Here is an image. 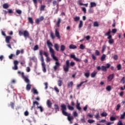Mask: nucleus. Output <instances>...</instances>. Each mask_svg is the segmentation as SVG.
<instances>
[{"instance_id": "nucleus-50", "label": "nucleus", "mask_w": 125, "mask_h": 125, "mask_svg": "<svg viewBox=\"0 0 125 125\" xmlns=\"http://www.w3.org/2000/svg\"><path fill=\"white\" fill-rule=\"evenodd\" d=\"M16 12H17V13H18V14H19L20 15L22 14V11H21V10H17L16 11Z\"/></svg>"}, {"instance_id": "nucleus-12", "label": "nucleus", "mask_w": 125, "mask_h": 125, "mask_svg": "<svg viewBox=\"0 0 125 125\" xmlns=\"http://www.w3.org/2000/svg\"><path fill=\"white\" fill-rule=\"evenodd\" d=\"M60 67V63L58 62H55V65L53 67L54 71H56Z\"/></svg>"}, {"instance_id": "nucleus-53", "label": "nucleus", "mask_w": 125, "mask_h": 125, "mask_svg": "<svg viewBox=\"0 0 125 125\" xmlns=\"http://www.w3.org/2000/svg\"><path fill=\"white\" fill-rule=\"evenodd\" d=\"M125 117V112L123 113V114H121L120 119H124Z\"/></svg>"}, {"instance_id": "nucleus-6", "label": "nucleus", "mask_w": 125, "mask_h": 125, "mask_svg": "<svg viewBox=\"0 0 125 125\" xmlns=\"http://www.w3.org/2000/svg\"><path fill=\"white\" fill-rule=\"evenodd\" d=\"M21 78L23 79L24 82H25L26 83H30V80H29L27 77L25 76L24 72L21 73Z\"/></svg>"}, {"instance_id": "nucleus-61", "label": "nucleus", "mask_w": 125, "mask_h": 125, "mask_svg": "<svg viewBox=\"0 0 125 125\" xmlns=\"http://www.w3.org/2000/svg\"><path fill=\"white\" fill-rule=\"evenodd\" d=\"M18 64H19V62H18V61H16V60H15L14 61V65H18Z\"/></svg>"}, {"instance_id": "nucleus-28", "label": "nucleus", "mask_w": 125, "mask_h": 125, "mask_svg": "<svg viewBox=\"0 0 125 125\" xmlns=\"http://www.w3.org/2000/svg\"><path fill=\"white\" fill-rule=\"evenodd\" d=\"M83 26V21H80L79 24V29H81V28H82Z\"/></svg>"}, {"instance_id": "nucleus-31", "label": "nucleus", "mask_w": 125, "mask_h": 125, "mask_svg": "<svg viewBox=\"0 0 125 125\" xmlns=\"http://www.w3.org/2000/svg\"><path fill=\"white\" fill-rule=\"evenodd\" d=\"M54 108L56 110V112H57V111H59V106H58V105L56 104H54Z\"/></svg>"}, {"instance_id": "nucleus-46", "label": "nucleus", "mask_w": 125, "mask_h": 125, "mask_svg": "<svg viewBox=\"0 0 125 125\" xmlns=\"http://www.w3.org/2000/svg\"><path fill=\"white\" fill-rule=\"evenodd\" d=\"M120 108H121V104H118L116 106V111H119Z\"/></svg>"}, {"instance_id": "nucleus-2", "label": "nucleus", "mask_w": 125, "mask_h": 125, "mask_svg": "<svg viewBox=\"0 0 125 125\" xmlns=\"http://www.w3.org/2000/svg\"><path fill=\"white\" fill-rule=\"evenodd\" d=\"M46 43L49 48L51 57H52L54 60H56V61H58V59H57V58L55 56V52L54 51V50H53V49L52 48L53 44H52V43H51V42H50V40L47 41Z\"/></svg>"}, {"instance_id": "nucleus-21", "label": "nucleus", "mask_w": 125, "mask_h": 125, "mask_svg": "<svg viewBox=\"0 0 125 125\" xmlns=\"http://www.w3.org/2000/svg\"><path fill=\"white\" fill-rule=\"evenodd\" d=\"M65 49H66V47L64 45H61V48H60V51L62 52H63V51H65Z\"/></svg>"}, {"instance_id": "nucleus-14", "label": "nucleus", "mask_w": 125, "mask_h": 125, "mask_svg": "<svg viewBox=\"0 0 125 125\" xmlns=\"http://www.w3.org/2000/svg\"><path fill=\"white\" fill-rule=\"evenodd\" d=\"M62 84H63V80L62 78H60L59 81H58V85L59 86H62Z\"/></svg>"}, {"instance_id": "nucleus-33", "label": "nucleus", "mask_w": 125, "mask_h": 125, "mask_svg": "<svg viewBox=\"0 0 125 125\" xmlns=\"http://www.w3.org/2000/svg\"><path fill=\"white\" fill-rule=\"evenodd\" d=\"M40 60L42 62V64L45 63L44 59H43V56H40Z\"/></svg>"}, {"instance_id": "nucleus-39", "label": "nucleus", "mask_w": 125, "mask_h": 125, "mask_svg": "<svg viewBox=\"0 0 125 125\" xmlns=\"http://www.w3.org/2000/svg\"><path fill=\"white\" fill-rule=\"evenodd\" d=\"M38 49H39V45H35L34 48H33V50L34 51H36V50H38Z\"/></svg>"}, {"instance_id": "nucleus-42", "label": "nucleus", "mask_w": 125, "mask_h": 125, "mask_svg": "<svg viewBox=\"0 0 125 125\" xmlns=\"http://www.w3.org/2000/svg\"><path fill=\"white\" fill-rule=\"evenodd\" d=\"M74 21H75V22H77L80 20V17H75L73 18Z\"/></svg>"}, {"instance_id": "nucleus-8", "label": "nucleus", "mask_w": 125, "mask_h": 125, "mask_svg": "<svg viewBox=\"0 0 125 125\" xmlns=\"http://www.w3.org/2000/svg\"><path fill=\"white\" fill-rule=\"evenodd\" d=\"M70 58H72L76 62H81V59L76 57V55H75L70 54Z\"/></svg>"}, {"instance_id": "nucleus-18", "label": "nucleus", "mask_w": 125, "mask_h": 125, "mask_svg": "<svg viewBox=\"0 0 125 125\" xmlns=\"http://www.w3.org/2000/svg\"><path fill=\"white\" fill-rule=\"evenodd\" d=\"M60 23H61V19L58 18V21L56 22V25L57 27H60Z\"/></svg>"}, {"instance_id": "nucleus-48", "label": "nucleus", "mask_w": 125, "mask_h": 125, "mask_svg": "<svg viewBox=\"0 0 125 125\" xmlns=\"http://www.w3.org/2000/svg\"><path fill=\"white\" fill-rule=\"evenodd\" d=\"M116 120H117V119H116L115 117H110V121H111V122L116 121Z\"/></svg>"}, {"instance_id": "nucleus-10", "label": "nucleus", "mask_w": 125, "mask_h": 125, "mask_svg": "<svg viewBox=\"0 0 125 125\" xmlns=\"http://www.w3.org/2000/svg\"><path fill=\"white\" fill-rule=\"evenodd\" d=\"M115 77V74L114 73L112 74H110L108 77H107V80L108 82H111L114 79Z\"/></svg>"}, {"instance_id": "nucleus-34", "label": "nucleus", "mask_w": 125, "mask_h": 125, "mask_svg": "<svg viewBox=\"0 0 125 125\" xmlns=\"http://www.w3.org/2000/svg\"><path fill=\"white\" fill-rule=\"evenodd\" d=\"M93 27H99L98 21H95L93 23Z\"/></svg>"}, {"instance_id": "nucleus-57", "label": "nucleus", "mask_w": 125, "mask_h": 125, "mask_svg": "<svg viewBox=\"0 0 125 125\" xmlns=\"http://www.w3.org/2000/svg\"><path fill=\"white\" fill-rule=\"evenodd\" d=\"M95 121L93 120H88L87 121V122L89 123V124H92L93 123H95Z\"/></svg>"}, {"instance_id": "nucleus-23", "label": "nucleus", "mask_w": 125, "mask_h": 125, "mask_svg": "<svg viewBox=\"0 0 125 125\" xmlns=\"http://www.w3.org/2000/svg\"><path fill=\"white\" fill-rule=\"evenodd\" d=\"M31 87H32V85H31L29 83H27L26 87V89L27 91L30 90Z\"/></svg>"}, {"instance_id": "nucleus-62", "label": "nucleus", "mask_w": 125, "mask_h": 125, "mask_svg": "<svg viewBox=\"0 0 125 125\" xmlns=\"http://www.w3.org/2000/svg\"><path fill=\"white\" fill-rule=\"evenodd\" d=\"M106 49V45H104L102 48V52H104Z\"/></svg>"}, {"instance_id": "nucleus-27", "label": "nucleus", "mask_w": 125, "mask_h": 125, "mask_svg": "<svg viewBox=\"0 0 125 125\" xmlns=\"http://www.w3.org/2000/svg\"><path fill=\"white\" fill-rule=\"evenodd\" d=\"M2 6H3V8H4V9H7V8L9 7V5H8V4L7 3H4Z\"/></svg>"}, {"instance_id": "nucleus-30", "label": "nucleus", "mask_w": 125, "mask_h": 125, "mask_svg": "<svg viewBox=\"0 0 125 125\" xmlns=\"http://www.w3.org/2000/svg\"><path fill=\"white\" fill-rule=\"evenodd\" d=\"M111 32L112 31H111V29H109L108 31L104 34V36H107L108 37H109V36H112L111 35Z\"/></svg>"}, {"instance_id": "nucleus-15", "label": "nucleus", "mask_w": 125, "mask_h": 125, "mask_svg": "<svg viewBox=\"0 0 125 125\" xmlns=\"http://www.w3.org/2000/svg\"><path fill=\"white\" fill-rule=\"evenodd\" d=\"M42 69L43 73H46V65L45 63H42Z\"/></svg>"}, {"instance_id": "nucleus-5", "label": "nucleus", "mask_w": 125, "mask_h": 125, "mask_svg": "<svg viewBox=\"0 0 125 125\" xmlns=\"http://www.w3.org/2000/svg\"><path fill=\"white\" fill-rule=\"evenodd\" d=\"M111 67L110 63H107L106 66L103 65L101 66V70L103 72H107V69H109Z\"/></svg>"}, {"instance_id": "nucleus-38", "label": "nucleus", "mask_w": 125, "mask_h": 125, "mask_svg": "<svg viewBox=\"0 0 125 125\" xmlns=\"http://www.w3.org/2000/svg\"><path fill=\"white\" fill-rule=\"evenodd\" d=\"M101 116H102V117H107V116H108V114L105 112H104L101 114Z\"/></svg>"}, {"instance_id": "nucleus-43", "label": "nucleus", "mask_w": 125, "mask_h": 125, "mask_svg": "<svg viewBox=\"0 0 125 125\" xmlns=\"http://www.w3.org/2000/svg\"><path fill=\"white\" fill-rule=\"evenodd\" d=\"M120 83H123L124 84L125 83V77H123L122 78V79H121Z\"/></svg>"}, {"instance_id": "nucleus-58", "label": "nucleus", "mask_w": 125, "mask_h": 125, "mask_svg": "<svg viewBox=\"0 0 125 125\" xmlns=\"http://www.w3.org/2000/svg\"><path fill=\"white\" fill-rule=\"evenodd\" d=\"M80 49H84V48H85L84 45H83V44H81L80 45Z\"/></svg>"}, {"instance_id": "nucleus-32", "label": "nucleus", "mask_w": 125, "mask_h": 125, "mask_svg": "<svg viewBox=\"0 0 125 125\" xmlns=\"http://www.w3.org/2000/svg\"><path fill=\"white\" fill-rule=\"evenodd\" d=\"M32 91H33V94H39V92H38V90L36 89L35 88H33L32 89Z\"/></svg>"}, {"instance_id": "nucleus-51", "label": "nucleus", "mask_w": 125, "mask_h": 125, "mask_svg": "<svg viewBox=\"0 0 125 125\" xmlns=\"http://www.w3.org/2000/svg\"><path fill=\"white\" fill-rule=\"evenodd\" d=\"M10 106L11 107L12 109H14V103L11 102Z\"/></svg>"}, {"instance_id": "nucleus-11", "label": "nucleus", "mask_w": 125, "mask_h": 125, "mask_svg": "<svg viewBox=\"0 0 125 125\" xmlns=\"http://www.w3.org/2000/svg\"><path fill=\"white\" fill-rule=\"evenodd\" d=\"M107 40H109L108 43H109V44H113V43H114V39H112V36H108Z\"/></svg>"}, {"instance_id": "nucleus-20", "label": "nucleus", "mask_w": 125, "mask_h": 125, "mask_svg": "<svg viewBox=\"0 0 125 125\" xmlns=\"http://www.w3.org/2000/svg\"><path fill=\"white\" fill-rule=\"evenodd\" d=\"M73 84H74V83L73 82V81L70 82L69 83H67L68 88H70V87H72Z\"/></svg>"}, {"instance_id": "nucleus-44", "label": "nucleus", "mask_w": 125, "mask_h": 125, "mask_svg": "<svg viewBox=\"0 0 125 125\" xmlns=\"http://www.w3.org/2000/svg\"><path fill=\"white\" fill-rule=\"evenodd\" d=\"M67 107H68V110H71V111H73V110H74V107L69 104L67 105Z\"/></svg>"}, {"instance_id": "nucleus-1", "label": "nucleus", "mask_w": 125, "mask_h": 125, "mask_svg": "<svg viewBox=\"0 0 125 125\" xmlns=\"http://www.w3.org/2000/svg\"><path fill=\"white\" fill-rule=\"evenodd\" d=\"M61 110H62V113L63 116L67 117V120L69 122H72V120H74V117L71 116V113H68L66 111H67V107L65 104H62L61 105Z\"/></svg>"}, {"instance_id": "nucleus-22", "label": "nucleus", "mask_w": 125, "mask_h": 125, "mask_svg": "<svg viewBox=\"0 0 125 125\" xmlns=\"http://www.w3.org/2000/svg\"><path fill=\"white\" fill-rule=\"evenodd\" d=\"M90 7L92 8V7H95L96 6V3L94 2H91L90 3Z\"/></svg>"}, {"instance_id": "nucleus-55", "label": "nucleus", "mask_w": 125, "mask_h": 125, "mask_svg": "<svg viewBox=\"0 0 125 125\" xmlns=\"http://www.w3.org/2000/svg\"><path fill=\"white\" fill-rule=\"evenodd\" d=\"M43 53V51L42 50H39V55L40 56H43L42 54Z\"/></svg>"}, {"instance_id": "nucleus-26", "label": "nucleus", "mask_w": 125, "mask_h": 125, "mask_svg": "<svg viewBox=\"0 0 125 125\" xmlns=\"http://www.w3.org/2000/svg\"><path fill=\"white\" fill-rule=\"evenodd\" d=\"M32 0L35 4H37V3H38V1H39L41 4L42 3V0Z\"/></svg>"}, {"instance_id": "nucleus-24", "label": "nucleus", "mask_w": 125, "mask_h": 125, "mask_svg": "<svg viewBox=\"0 0 125 125\" xmlns=\"http://www.w3.org/2000/svg\"><path fill=\"white\" fill-rule=\"evenodd\" d=\"M97 75V72L94 71L91 74V78H95V76Z\"/></svg>"}, {"instance_id": "nucleus-9", "label": "nucleus", "mask_w": 125, "mask_h": 125, "mask_svg": "<svg viewBox=\"0 0 125 125\" xmlns=\"http://www.w3.org/2000/svg\"><path fill=\"white\" fill-rule=\"evenodd\" d=\"M55 36L58 39H60L61 37H60V34L59 33V30L58 28H56L55 30Z\"/></svg>"}, {"instance_id": "nucleus-40", "label": "nucleus", "mask_w": 125, "mask_h": 125, "mask_svg": "<svg viewBox=\"0 0 125 125\" xmlns=\"http://www.w3.org/2000/svg\"><path fill=\"white\" fill-rule=\"evenodd\" d=\"M89 75H90V73L89 72H86L84 73V76L86 77V78H89Z\"/></svg>"}, {"instance_id": "nucleus-49", "label": "nucleus", "mask_w": 125, "mask_h": 125, "mask_svg": "<svg viewBox=\"0 0 125 125\" xmlns=\"http://www.w3.org/2000/svg\"><path fill=\"white\" fill-rule=\"evenodd\" d=\"M113 59L114 60H118V59H119V56H118V55H115L113 56Z\"/></svg>"}, {"instance_id": "nucleus-16", "label": "nucleus", "mask_w": 125, "mask_h": 125, "mask_svg": "<svg viewBox=\"0 0 125 125\" xmlns=\"http://www.w3.org/2000/svg\"><path fill=\"white\" fill-rule=\"evenodd\" d=\"M11 39V36H7L5 38V42L6 43H10V40Z\"/></svg>"}, {"instance_id": "nucleus-3", "label": "nucleus", "mask_w": 125, "mask_h": 125, "mask_svg": "<svg viewBox=\"0 0 125 125\" xmlns=\"http://www.w3.org/2000/svg\"><path fill=\"white\" fill-rule=\"evenodd\" d=\"M70 66L74 67V66H75V62H71L70 63V61L67 60L65 62V65L63 66V71H64L65 73L69 72V68H70Z\"/></svg>"}, {"instance_id": "nucleus-47", "label": "nucleus", "mask_w": 125, "mask_h": 125, "mask_svg": "<svg viewBox=\"0 0 125 125\" xmlns=\"http://www.w3.org/2000/svg\"><path fill=\"white\" fill-rule=\"evenodd\" d=\"M95 118L97 120H98L99 119V118H100V116H99V113H97L96 115H95Z\"/></svg>"}, {"instance_id": "nucleus-17", "label": "nucleus", "mask_w": 125, "mask_h": 125, "mask_svg": "<svg viewBox=\"0 0 125 125\" xmlns=\"http://www.w3.org/2000/svg\"><path fill=\"white\" fill-rule=\"evenodd\" d=\"M47 105L49 108H51L52 106V103L50 102V100H48L47 101Z\"/></svg>"}, {"instance_id": "nucleus-13", "label": "nucleus", "mask_w": 125, "mask_h": 125, "mask_svg": "<svg viewBox=\"0 0 125 125\" xmlns=\"http://www.w3.org/2000/svg\"><path fill=\"white\" fill-rule=\"evenodd\" d=\"M36 105L39 106V105H40V104L37 101H34L33 102V105L31 106V110H33V108H35L36 107Z\"/></svg>"}, {"instance_id": "nucleus-25", "label": "nucleus", "mask_w": 125, "mask_h": 125, "mask_svg": "<svg viewBox=\"0 0 125 125\" xmlns=\"http://www.w3.org/2000/svg\"><path fill=\"white\" fill-rule=\"evenodd\" d=\"M54 47L55 49L56 50V51H58L59 50V45H58V44H55Z\"/></svg>"}, {"instance_id": "nucleus-52", "label": "nucleus", "mask_w": 125, "mask_h": 125, "mask_svg": "<svg viewBox=\"0 0 125 125\" xmlns=\"http://www.w3.org/2000/svg\"><path fill=\"white\" fill-rule=\"evenodd\" d=\"M106 90H107V91H111V90L112 89L111 88V86L110 85H108L106 87Z\"/></svg>"}, {"instance_id": "nucleus-60", "label": "nucleus", "mask_w": 125, "mask_h": 125, "mask_svg": "<svg viewBox=\"0 0 125 125\" xmlns=\"http://www.w3.org/2000/svg\"><path fill=\"white\" fill-rule=\"evenodd\" d=\"M46 62L47 63H48V62H50V58L49 57H47L46 58Z\"/></svg>"}, {"instance_id": "nucleus-4", "label": "nucleus", "mask_w": 125, "mask_h": 125, "mask_svg": "<svg viewBox=\"0 0 125 125\" xmlns=\"http://www.w3.org/2000/svg\"><path fill=\"white\" fill-rule=\"evenodd\" d=\"M19 36H23L24 37V38H29L30 36V34L29 33V32L27 30H25L24 31H20L19 32Z\"/></svg>"}, {"instance_id": "nucleus-54", "label": "nucleus", "mask_w": 125, "mask_h": 125, "mask_svg": "<svg viewBox=\"0 0 125 125\" xmlns=\"http://www.w3.org/2000/svg\"><path fill=\"white\" fill-rule=\"evenodd\" d=\"M81 9H82V11H83V12H84V13H85V14L86 13V9L85 7H83L81 8Z\"/></svg>"}, {"instance_id": "nucleus-7", "label": "nucleus", "mask_w": 125, "mask_h": 125, "mask_svg": "<svg viewBox=\"0 0 125 125\" xmlns=\"http://www.w3.org/2000/svg\"><path fill=\"white\" fill-rule=\"evenodd\" d=\"M44 19V18L43 17V16H41L40 18L37 19L35 20V23H36L37 25H39V24H40V22H42V21H43Z\"/></svg>"}, {"instance_id": "nucleus-35", "label": "nucleus", "mask_w": 125, "mask_h": 125, "mask_svg": "<svg viewBox=\"0 0 125 125\" xmlns=\"http://www.w3.org/2000/svg\"><path fill=\"white\" fill-rule=\"evenodd\" d=\"M45 7L46 6L44 5H41V8H40L41 11H44V8H45Z\"/></svg>"}, {"instance_id": "nucleus-37", "label": "nucleus", "mask_w": 125, "mask_h": 125, "mask_svg": "<svg viewBox=\"0 0 125 125\" xmlns=\"http://www.w3.org/2000/svg\"><path fill=\"white\" fill-rule=\"evenodd\" d=\"M37 109H40V111H41V112H43V108H42V106H38L37 107Z\"/></svg>"}, {"instance_id": "nucleus-45", "label": "nucleus", "mask_w": 125, "mask_h": 125, "mask_svg": "<svg viewBox=\"0 0 125 125\" xmlns=\"http://www.w3.org/2000/svg\"><path fill=\"white\" fill-rule=\"evenodd\" d=\"M117 68L118 71H120V70L122 69V65H121V64H118L117 66Z\"/></svg>"}, {"instance_id": "nucleus-29", "label": "nucleus", "mask_w": 125, "mask_h": 125, "mask_svg": "<svg viewBox=\"0 0 125 125\" xmlns=\"http://www.w3.org/2000/svg\"><path fill=\"white\" fill-rule=\"evenodd\" d=\"M28 21L29 22V23H30V24H34V21L33 20V18H31V17H29L28 18Z\"/></svg>"}, {"instance_id": "nucleus-64", "label": "nucleus", "mask_w": 125, "mask_h": 125, "mask_svg": "<svg viewBox=\"0 0 125 125\" xmlns=\"http://www.w3.org/2000/svg\"><path fill=\"white\" fill-rule=\"evenodd\" d=\"M91 56L93 60H96V57L95 56V55H94V54H92Z\"/></svg>"}, {"instance_id": "nucleus-56", "label": "nucleus", "mask_w": 125, "mask_h": 125, "mask_svg": "<svg viewBox=\"0 0 125 125\" xmlns=\"http://www.w3.org/2000/svg\"><path fill=\"white\" fill-rule=\"evenodd\" d=\"M95 55H97V56L100 55V53L99 52V51H98V50H96L95 51Z\"/></svg>"}, {"instance_id": "nucleus-36", "label": "nucleus", "mask_w": 125, "mask_h": 125, "mask_svg": "<svg viewBox=\"0 0 125 125\" xmlns=\"http://www.w3.org/2000/svg\"><path fill=\"white\" fill-rule=\"evenodd\" d=\"M105 58H106V55L103 54V56L101 57V61H104Z\"/></svg>"}, {"instance_id": "nucleus-59", "label": "nucleus", "mask_w": 125, "mask_h": 125, "mask_svg": "<svg viewBox=\"0 0 125 125\" xmlns=\"http://www.w3.org/2000/svg\"><path fill=\"white\" fill-rule=\"evenodd\" d=\"M44 84L45 86V89H46L47 88H48V83H47V82L44 83Z\"/></svg>"}, {"instance_id": "nucleus-19", "label": "nucleus", "mask_w": 125, "mask_h": 125, "mask_svg": "<svg viewBox=\"0 0 125 125\" xmlns=\"http://www.w3.org/2000/svg\"><path fill=\"white\" fill-rule=\"evenodd\" d=\"M69 48L70 49H76L77 46H76V45L71 44L69 45Z\"/></svg>"}, {"instance_id": "nucleus-41", "label": "nucleus", "mask_w": 125, "mask_h": 125, "mask_svg": "<svg viewBox=\"0 0 125 125\" xmlns=\"http://www.w3.org/2000/svg\"><path fill=\"white\" fill-rule=\"evenodd\" d=\"M88 13H89L90 14H91V13H93L94 11H93V9L90 8L88 11Z\"/></svg>"}, {"instance_id": "nucleus-63", "label": "nucleus", "mask_w": 125, "mask_h": 125, "mask_svg": "<svg viewBox=\"0 0 125 125\" xmlns=\"http://www.w3.org/2000/svg\"><path fill=\"white\" fill-rule=\"evenodd\" d=\"M13 70H18V66L14 65V66L13 67Z\"/></svg>"}]
</instances>
